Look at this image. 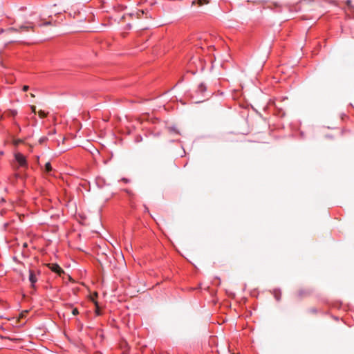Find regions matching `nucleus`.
<instances>
[{
    "instance_id": "nucleus-5",
    "label": "nucleus",
    "mask_w": 354,
    "mask_h": 354,
    "mask_svg": "<svg viewBox=\"0 0 354 354\" xmlns=\"http://www.w3.org/2000/svg\"><path fill=\"white\" fill-rule=\"evenodd\" d=\"M29 281L31 283V286L35 287V284L37 281V277L35 272L32 270H29Z\"/></svg>"
},
{
    "instance_id": "nucleus-20",
    "label": "nucleus",
    "mask_w": 354,
    "mask_h": 354,
    "mask_svg": "<svg viewBox=\"0 0 354 354\" xmlns=\"http://www.w3.org/2000/svg\"><path fill=\"white\" fill-rule=\"evenodd\" d=\"M30 96H31V97H35V95H34V94H32V93H30Z\"/></svg>"
},
{
    "instance_id": "nucleus-16",
    "label": "nucleus",
    "mask_w": 354,
    "mask_h": 354,
    "mask_svg": "<svg viewBox=\"0 0 354 354\" xmlns=\"http://www.w3.org/2000/svg\"><path fill=\"white\" fill-rule=\"evenodd\" d=\"M127 193L129 195V196H132L133 195V192L131 191H129V190H126Z\"/></svg>"
},
{
    "instance_id": "nucleus-19",
    "label": "nucleus",
    "mask_w": 354,
    "mask_h": 354,
    "mask_svg": "<svg viewBox=\"0 0 354 354\" xmlns=\"http://www.w3.org/2000/svg\"><path fill=\"white\" fill-rule=\"evenodd\" d=\"M66 306L69 307V308H72L73 307V304H66Z\"/></svg>"
},
{
    "instance_id": "nucleus-1",
    "label": "nucleus",
    "mask_w": 354,
    "mask_h": 354,
    "mask_svg": "<svg viewBox=\"0 0 354 354\" xmlns=\"http://www.w3.org/2000/svg\"><path fill=\"white\" fill-rule=\"evenodd\" d=\"M33 28V25L32 23H27L26 25H23L20 26L19 30L15 28H10L8 29V32H21V31H28L30 29Z\"/></svg>"
},
{
    "instance_id": "nucleus-7",
    "label": "nucleus",
    "mask_w": 354,
    "mask_h": 354,
    "mask_svg": "<svg viewBox=\"0 0 354 354\" xmlns=\"http://www.w3.org/2000/svg\"><path fill=\"white\" fill-rule=\"evenodd\" d=\"M209 0H194L192 1V6L198 4V6H201L209 3Z\"/></svg>"
},
{
    "instance_id": "nucleus-6",
    "label": "nucleus",
    "mask_w": 354,
    "mask_h": 354,
    "mask_svg": "<svg viewBox=\"0 0 354 354\" xmlns=\"http://www.w3.org/2000/svg\"><path fill=\"white\" fill-rule=\"evenodd\" d=\"M268 8H270V9L273 10L275 12H281V6L277 3H273L270 4V6H268Z\"/></svg>"
},
{
    "instance_id": "nucleus-10",
    "label": "nucleus",
    "mask_w": 354,
    "mask_h": 354,
    "mask_svg": "<svg viewBox=\"0 0 354 354\" xmlns=\"http://www.w3.org/2000/svg\"><path fill=\"white\" fill-rule=\"evenodd\" d=\"M47 114H48V113L45 112V111H43V110H40L38 112V115H39V118H46L47 116Z\"/></svg>"
},
{
    "instance_id": "nucleus-22",
    "label": "nucleus",
    "mask_w": 354,
    "mask_h": 354,
    "mask_svg": "<svg viewBox=\"0 0 354 354\" xmlns=\"http://www.w3.org/2000/svg\"><path fill=\"white\" fill-rule=\"evenodd\" d=\"M50 24V22H46V23H45L44 24H45V25H47V24Z\"/></svg>"
},
{
    "instance_id": "nucleus-3",
    "label": "nucleus",
    "mask_w": 354,
    "mask_h": 354,
    "mask_svg": "<svg viewBox=\"0 0 354 354\" xmlns=\"http://www.w3.org/2000/svg\"><path fill=\"white\" fill-rule=\"evenodd\" d=\"M28 313V310H24L19 314V315L17 318H16V319L14 318L13 319H15V324H17V325H24L25 324V322H23L21 324L20 321H21V319H24L26 317Z\"/></svg>"
},
{
    "instance_id": "nucleus-11",
    "label": "nucleus",
    "mask_w": 354,
    "mask_h": 354,
    "mask_svg": "<svg viewBox=\"0 0 354 354\" xmlns=\"http://www.w3.org/2000/svg\"><path fill=\"white\" fill-rule=\"evenodd\" d=\"M45 170L47 173L52 171V167L50 162H47L45 165Z\"/></svg>"
},
{
    "instance_id": "nucleus-13",
    "label": "nucleus",
    "mask_w": 354,
    "mask_h": 354,
    "mask_svg": "<svg viewBox=\"0 0 354 354\" xmlns=\"http://www.w3.org/2000/svg\"><path fill=\"white\" fill-rule=\"evenodd\" d=\"M274 297L275 299L279 301L280 300V293L277 292H274Z\"/></svg>"
},
{
    "instance_id": "nucleus-21",
    "label": "nucleus",
    "mask_w": 354,
    "mask_h": 354,
    "mask_svg": "<svg viewBox=\"0 0 354 354\" xmlns=\"http://www.w3.org/2000/svg\"><path fill=\"white\" fill-rule=\"evenodd\" d=\"M306 0H301L300 1V3H303L304 1H305Z\"/></svg>"
},
{
    "instance_id": "nucleus-4",
    "label": "nucleus",
    "mask_w": 354,
    "mask_h": 354,
    "mask_svg": "<svg viewBox=\"0 0 354 354\" xmlns=\"http://www.w3.org/2000/svg\"><path fill=\"white\" fill-rule=\"evenodd\" d=\"M49 268L54 272L58 274L59 275H61L62 273L64 272L62 268L56 263H52L49 265Z\"/></svg>"
},
{
    "instance_id": "nucleus-12",
    "label": "nucleus",
    "mask_w": 354,
    "mask_h": 354,
    "mask_svg": "<svg viewBox=\"0 0 354 354\" xmlns=\"http://www.w3.org/2000/svg\"><path fill=\"white\" fill-rule=\"evenodd\" d=\"M72 314H73V315H77L79 314V310H78V309H77V308H73V310H72Z\"/></svg>"
},
{
    "instance_id": "nucleus-18",
    "label": "nucleus",
    "mask_w": 354,
    "mask_h": 354,
    "mask_svg": "<svg viewBox=\"0 0 354 354\" xmlns=\"http://www.w3.org/2000/svg\"><path fill=\"white\" fill-rule=\"evenodd\" d=\"M144 207H145V211L146 212H148V213H149V211L148 207H147L146 205H145Z\"/></svg>"
},
{
    "instance_id": "nucleus-17",
    "label": "nucleus",
    "mask_w": 354,
    "mask_h": 354,
    "mask_svg": "<svg viewBox=\"0 0 354 354\" xmlns=\"http://www.w3.org/2000/svg\"><path fill=\"white\" fill-rule=\"evenodd\" d=\"M122 180L125 183H127L129 182V180L127 178H122Z\"/></svg>"
},
{
    "instance_id": "nucleus-14",
    "label": "nucleus",
    "mask_w": 354,
    "mask_h": 354,
    "mask_svg": "<svg viewBox=\"0 0 354 354\" xmlns=\"http://www.w3.org/2000/svg\"><path fill=\"white\" fill-rule=\"evenodd\" d=\"M28 88H29V86H27V85H24V86H23V88H22V90H23V91L26 92V91H27L28 90Z\"/></svg>"
},
{
    "instance_id": "nucleus-8",
    "label": "nucleus",
    "mask_w": 354,
    "mask_h": 354,
    "mask_svg": "<svg viewBox=\"0 0 354 354\" xmlns=\"http://www.w3.org/2000/svg\"><path fill=\"white\" fill-rule=\"evenodd\" d=\"M198 91L203 93H204L205 91H206V86L205 85L203 84V83H201L199 85H198Z\"/></svg>"
},
{
    "instance_id": "nucleus-15",
    "label": "nucleus",
    "mask_w": 354,
    "mask_h": 354,
    "mask_svg": "<svg viewBox=\"0 0 354 354\" xmlns=\"http://www.w3.org/2000/svg\"><path fill=\"white\" fill-rule=\"evenodd\" d=\"M30 109L32 110V112L35 114L36 113V106H31Z\"/></svg>"
},
{
    "instance_id": "nucleus-9",
    "label": "nucleus",
    "mask_w": 354,
    "mask_h": 354,
    "mask_svg": "<svg viewBox=\"0 0 354 354\" xmlns=\"http://www.w3.org/2000/svg\"><path fill=\"white\" fill-rule=\"evenodd\" d=\"M346 5L348 6V10L352 11V12H354V6L351 3V0H347L346 1Z\"/></svg>"
},
{
    "instance_id": "nucleus-2",
    "label": "nucleus",
    "mask_w": 354,
    "mask_h": 354,
    "mask_svg": "<svg viewBox=\"0 0 354 354\" xmlns=\"http://www.w3.org/2000/svg\"><path fill=\"white\" fill-rule=\"evenodd\" d=\"M15 158L16 161L18 162L19 165L21 167H27V161L26 157L20 153H17L15 155Z\"/></svg>"
},
{
    "instance_id": "nucleus-23",
    "label": "nucleus",
    "mask_w": 354,
    "mask_h": 354,
    "mask_svg": "<svg viewBox=\"0 0 354 354\" xmlns=\"http://www.w3.org/2000/svg\"><path fill=\"white\" fill-rule=\"evenodd\" d=\"M96 313L99 315V310H96Z\"/></svg>"
}]
</instances>
